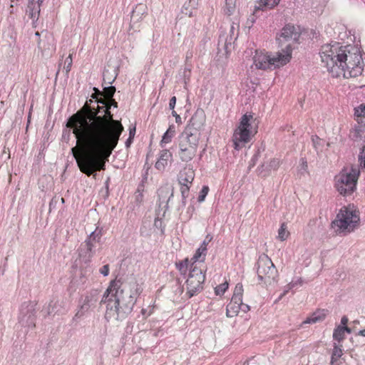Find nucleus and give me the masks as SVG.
Returning a JSON list of instances; mask_svg holds the SVG:
<instances>
[{
  "label": "nucleus",
  "mask_w": 365,
  "mask_h": 365,
  "mask_svg": "<svg viewBox=\"0 0 365 365\" xmlns=\"http://www.w3.org/2000/svg\"><path fill=\"white\" fill-rule=\"evenodd\" d=\"M312 142L314 148L315 150L318 153L319 151H322V149L324 146V140L321 139L317 135H312Z\"/></svg>",
  "instance_id": "nucleus-34"
},
{
  "label": "nucleus",
  "mask_w": 365,
  "mask_h": 365,
  "mask_svg": "<svg viewBox=\"0 0 365 365\" xmlns=\"http://www.w3.org/2000/svg\"><path fill=\"white\" fill-rule=\"evenodd\" d=\"M19 323L23 327L34 328L36 327V309L30 302L21 304L19 316Z\"/></svg>",
  "instance_id": "nucleus-13"
},
{
  "label": "nucleus",
  "mask_w": 365,
  "mask_h": 365,
  "mask_svg": "<svg viewBox=\"0 0 365 365\" xmlns=\"http://www.w3.org/2000/svg\"><path fill=\"white\" fill-rule=\"evenodd\" d=\"M93 91L96 92V91H100L98 88H97L94 87V88H93Z\"/></svg>",
  "instance_id": "nucleus-64"
},
{
  "label": "nucleus",
  "mask_w": 365,
  "mask_h": 365,
  "mask_svg": "<svg viewBox=\"0 0 365 365\" xmlns=\"http://www.w3.org/2000/svg\"><path fill=\"white\" fill-rule=\"evenodd\" d=\"M171 158L172 153L168 150H162L160 153V156L155 163V168L160 171L164 170L168 165V160Z\"/></svg>",
  "instance_id": "nucleus-22"
},
{
  "label": "nucleus",
  "mask_w": 365,
  "mask_h": 365,
  "mask_svg": "<svg viewBox=\"0 0 365 365\" xmlns=\"http://www.w3.org/2000/svg\"><path fill=\"white\" fill-rule=\"evenodd\" d=\"M230 302L240 305L242 302V296L233 294Z\"/></svg>",
  "instance_id": "nucleus-47"
},
{
  "label": "nucleus",
  "mask_w": 365,
  "mask_h": 365,
  "mask_svg": "<svg viewBox=\"0 0 365 365\" xmlns=\"http://www.w3.org/2000/svg\"><path fill=\"white\" fill-rule=\"evenodd\" d=\"M233 294L237 296H242L243 294V286L241 283L236 284Z\"/></svg>",
  "instance_id": "nucleus-45"
},
{
  "label": "nucleus",
  "mask_w": 365,
  "mask_h": 365,
  "mask_svg": "<svg viewBox=\"0 0 365 365\" xmlns=\"http://www.w3.org/2000/svg\"><path fill=\"white\" fill-rule=\"evenodd\" d=\"M195 178V171L191 165H187L178 175V181L181 185H190Z\"/></svg>",
  "instance_id": "nucleus-18"
},
{
  "label": "nucleus",
  "mask_w": 365,
  "mask_h": 365,
  "mask_svg": "<svg viewBox=\"0 0 365 365\" xmlns=\"http://www.w3.org/2000/svg\"><path fill=\"white\" fill-rule=\"evenodd\" d=\"M172 115L175 118V122L178 124L182 123L181 117L175 110L172 111Z\"/></svg>",
  "instance_id": "nucleus-51"
},
{
  "label": "nucleus",
  "mask_w": 365,
  "mask_h": 365,
  "mask_svg": "<svg viewBox=\"0 0 365 365\" xmlns=\"http://www.w3.org/2000/svg\"><path fill=\"white\" fill-rule=\"evenodd\" d=\"M350 61L344 67L340 66L341 72H339V77L341 76L344 78H356L361 75L364 63L361 52L354 56V58Z\"/></svg>",
  "instance_id": "nucleus-12"
},
{
  "label": "nucleus",
  "mask_w": 365,
  "mask_h": 365,
  "mask_svg": "<svg viewBox=\"0 0 365 365\" xmlns=\"http://www.w3.org/2000/svg\"><path fill=\"white\" fill-rule=\"evenodd\" d=\"M358 160L359 162V167L365 169V145L363 146L360 150L358 156Z\"/></svg>",
  "instance_id": "nucleus-40"
},
{
  "label": "nucleus",
  "mask_w": 365,
  "mask_h": 365,
  "mask_svg": "<svg viewBox=\"0 0 365 365\" xmlns=\"http://www.w3.org/2000/svg\"><path fill=\"white\" fill-rule=\"evenodd\" d=\"M289 235V232L287 231V226L284 223H282L278 230V238L281 241H284Z\"/></svg>",
  "instance_id": "nucleus-38"
},
{
  "label": "nucleus",
  "mask_w": 365,
  "mask_h": 365,
  "mask_svg": "<svg viewBox=\"0 0 365 365\" xmlns=\"http://www.w3.org/2000/svg\"><path fill=\"white\" fill-rule=\"evenodd\" d=\"M118 76V73L113 68H110V66H108V68H105L103 71V81L104 83L111 84L115 79Z\"/></svg>",
  "instance_id": "nucleus-24"
},
{
  "label": "nucleus",
  "mask_w": 365,
  "mask_h": 365,
  "mask_svg": "<svg viewBox=\"0 0 365 365\" xmlns=\"http://www.w3.org/2000/svg\"><path fill=\"white\" fill-rule=\"evenodd\" d=\"M175 103H176V97L173 96L170 100V103H169L170 109H171L172 110H174Z\"/></svg>",
  "instance_id": "nucleus-50"
},
{
  "label": "nucleus",
  "mask_w": 365,
  "mask_h": 365,
  "mask_svg": "<svg viewBox=\"0 0 365 365\" xmlns=\"http://www.w3.org/2000/svg\"><path fill=\"white\" fill-rule=\"evenodd\" d=\"M280 165L279 159L273 158L269 163H263L257 168L258 175L262 178H265L270 175L271 171L276 170Z\"/></svg>",
  "instance_id": "nucleus-19"
},
{
  "label": "nucleus",
  "mask_w": 365,
  "mask_h": 365,
  "mask_svg": "<svg viewBox=\"0 0 365 365\" xmlns=\"http://www.w3.org/2000/svg\"><path fill=\"white\" fill-rule=\"evenodd\" d=\"M240 307H242L240 305L230 302L227 305V316L228 317H232L237 315L239 313V311L240 310Z\"/></svg>",
  "instance_id": "nucleus-30"
},
{
  "label": "nucleus",
  "mask_w": 365,
  "mask_h": 365,
  "mask_svg": "<svg viewBox=\"0 0 365 365\" xmlns=\"http://www.w3.org/2000/svg\"><path fill=\"white\" fill-rule=\"evenodd\" d=\"M228 289V283L227 282L220 284L217 286L215 289L216 295H222L225 291Z\"/></svg>",
  "instance_id": "nucleus-39"
},
{
  "label": "nucleus",
  "mask_w": 365,
  "mask_h": 365,
  "mask_svg": "<svg viewBox=\"0 0 365 365\" xmlns=\"http://www.w3.org/2000/svg\"><path fill=\"white\" fill-rule=\"evenodd\" d=\"M341 346L337 345L334 344L331 362L333 364L334 361H337L342 355V349L341 348Z\"/></svg>",
  "instance_id": "nucleus-35"
},
{
  "label": "nucleus",
  "mask_w": 365,
  "mask_h": 365,
  "mask_svg": "<svg viewBox=\"0 0 365 365\" xmlns=\"http://www.w3.org/2000/svg\"><path fill=\"white\" fill-rule=\"evenodd\" d=\"M354 115L356 117V120L361 126L365 127V105L361 104L357 108H354Z\"/></svg>",
  "instance_id": "nucleus-27"
},
{
  "label": "nucleus",
  "mask_w": 365,
  "mask_h": 365,
  "mask_svg": "<svg viewBox=\"0 0 365 365\" xmlns=\"http://www.w3.org/2000/svg\"><path fill=\"white\" fill-rule=\"evenodd\" d=\"M185 14L188 15L190 17H191L194 15L192 11H189V13L185 12Z\"/></svg>",
  "instance_id": "nucleus-63"
},
{
  "label": "nucleus",
  "mask_w": 365,
  "mask_h": 365,
  "mask_svg": "<svg viewBox=\"0 0 365 365\" xmlns=\"http://www.w3.org/2000/svg\"><path fill=\"white\" fill-rule=\"evenodd\" d=\"M175 128L173 125L170 126L166 132L163 134L162 140L160 143V145L162 148H163L165 144L171 142L173 137L175 134Z\"/></svg>",
  "instance_id": "nucleus-29"
},
{
  "label": "nucleus",
  "mask_w": 365,
  "mask_h": 365,
  "mask_svg": "<svg viewBox=\"0 0 365 365\" xmlns=\"http://www.w3.org/2000/svg\"><path fill=\"white\" fill-rule=\"evenodd\" d=\"M212 236L210 235V234H207L204 240L202 241V242L201 243L200 245V247L203 248L204 250H205L206 251H207V245L212 241Z\"/></svg>",
  "instance_id": "nucleus-43"
},
{
  "label": "nucleus",
  "mask_w": 365,
  "mask_h": 365,
  "mask_svg": "<svg viewBox=\"0 0 365 365\" xmlns=\"http://www.w3.org/2000/svg\"><path fill=\"white\" fill-rule=\"evenodd\" d=\"M114 93H92V98L86 103L88 106L94 99L98 112L106 108L103 115L77 112L66 123L67 128L73 129L77 139V146L71 148V153L80 170L88 177L96 178L97 171L106 169V163L123 130L121 123L114 120L110 111L112 106L117 107V103L113 99Z\"/></svg>",
  "instance_id": "nucleus-1"
},
{
  "label": "nucleus",
  "mask_w": 365,
  "mask_h": 365,
  "mask_svg": "<svg viewBox=\"0 0 365 365\" xmlns=\"http://www.w3.org/2000/svg\"><path fill=\"white\" fill-rule=\"evenodd\" d=\"M199 139L198 135L188 132V130L180 135L178 155L182 162L189 163L195 157Z\"/></svg>",
  "instance_id": "nucleus-8"
},
{
  "label": "nucleus",
  "mask_w": 365,
  "mask_h": 365,
  "mask_svg": "<svg viewBox=\"0 0 365 365\" xmlns=\"http://www.w3.org/2000/svg\"><path fill=\"white\" fill-rule=\"evenodd\" d=\"M43 0H29L28 9L31 14V17H34L36 14L38 15L40 13V6Z\"/></svg>",
  "instance_id": "nucleus-26"
},
{
  "label": "nucleus",
  "mask_w": 365,
  "mask_h": 365,
  "mask_svg": "<svg viewBox=\"0 0 365 365\" xmlns=\"http://www.w3.org/2000/svg\"><path fill=\"white\" fill-rule=\"evenodd\" d=\"M342 46L336 43L334 44H326L322 47L320 56L322 62L327 68V71L333 77L338 78L340 71V59L338 54L341 53Z\"/></svg>",
  "instance_id": "nucleus-7"
},
{
  "label": "nucleus",
  "mask_w": 365,
  "mask_h": 365,
  "mask_svg": "<svg viewBox=\"0 0 365 365\" xmlns=\"http://www.w3.org/2000/svg\"><path fill=\"white\" fill-rule=\"evenodd\" d=\"M257 359H256V356H254L251 359H250L247 362H245L243 365H257Z\"/></svg>",
  "instance_id": "nucleus-49"
},
{
  "label": "nucleus",
  "mask_w": 365,
  "mask_h": 365,
  "mask_svg": "<svg viewBox=\"0 0 365 365\" xmlns=\"http://www.w3.org/2000/svg\"><path fill=\"white\" fill-rule=\"evenodd\" d=\"M259 153H257V154H255L252 160H251V162H252V165H254L255 163H256V161L257 160V158H258V156H259Z\"/></svg>",
  "instance_id": "nucleus-58"
},
{
  "label": "nucleus",
  "mask_w": 365,
  "mask_h": 365,
  "mask_svg": "<svg viewBox=\"0 0 365 365\" xmlns=\"http://www.w3.org/2000/svg\"><path fill=\"white\" fill-rule=\"evenodd\" d=\"M132 142H133V138H130V137H129V138L126 140V141H125V146H126L127 148L130 147V144L132 143Z\"/></svg>",
  "instance_id": "nucleus-60"
},
{
  "label": "nucleus",
  "mask_w": 365,
  "mask_h": 365,
  "mask_svg": "<svg viewBox=\"0 0 365 365\" xmlns=\"http://www.w3.org/2000/svg\"><path fill=\"white\" fill-rule=\"evenodd\" d=\"M208 191H209V188L207 186L202 187V188L200 192V195L197 197L198 202H201L205 200V198L206 195H207Z\"/></svg>",
  "instance_id": "nucleus-42"
},
{
  "label": "nucleus",
  "mask_w": 365,
  "mask_h": 365,
  "mask_svg": "<svg viewBox=\"0 0 365 365\" xmlns=\"http://www.w3.org/2000/svg\"><path fill=\"white\" fill-rule=\"evenodd\" d=\"M135 134V128L133 127V128H130V130H129V137L133 138H134V135Z\"/></svg>",
  "instance_id": "nucleus-57"
},
{
  "label": "nucleus",
  "mask_w": 365,
  "mask_h": 365,
  "mask_svg": "<svg viewBox=\"0 0 365 365\" xmlns=\"http://www.w3.org/2000/svg\"><path fill=\"white\" fill-rule=\"evenodd\" d=\"M147 14V6L143 4H138L133 10L131 22L133 24L141 22Z\"/></svg>",
  "instance_id": "nucleus-21"
},
{
  "label": "nucleus",
  "mask_w": 365,
  "mask_h": 365,
  "mask_svg": "<svg viewBox=\"0 0 365 365\" xmlns=\"http://www.w3.org/2000/svg\"><path fill=\"white\" fill-rule=\"evenodd\" d=\"M333 338L334 340L338 341L339 342L344 339V332L341 326H339L334 330Z\"/></svg>",
  "instance_id": "nucleus-37"
},
{
  "label": "nucleus",
  "mask_w": 365,
  "mask_h": 365,
  "mask_svg": "<svg viewBox=\"0 0 365 365\" xmlns=\"http://www.w3.org/2000/svg\"><path fill=\"white\" fill-rule=\"evenodd\" d=\"M292 289H293V285L292 284H289V283L287 285H286L284 287V289L283 292L278 297L277 301L281 300L282 299V297L284 295H286L289 292V291L291 290Z\"/></svg>",
  "instance_id": "nucleus-46"
},
{
  "label": "nucleus",
  "mask_w": 365,
  "mask_h": 365,
  "mask_svg": "<svg viewBox=\"0 0 365 365\" xmlns=\"http://www.w3.org/2000/svg\"><path fill=\"white\" fill-rule=\"evenodd\" d=\"M53 306H54L53 302L51 301L49 302V304H48V306L46 307H45L43 309V312L46 313V314L51 315L54 312Z\"/></svg>",
  "instance_id": "nucleus-44"
},
{
  "label": "nucleus",
  "mask_w": 365,
  "mask_h": 365,
  "mask_svg": "<svg viewBox=\"0 0 365 365\" xmlns=\"http://www.w3.org/2000/svg\"><path fill=\"white\" fill-rule=\"evenodd\" d=\"M205 121V117L203 110H197L190 120L188 125L184 130L190 131L200 136V130L203 127Z\"/></svg>",
  "instance_id": "nucleus-16"
},
{
  "label": "nucleus",
  "mask_w": 365,
  "mask_h": 365,
  "mask_svg": "<svg viewBox=\"0 0 365 365\" xmlns=\"http://www.w3.org/2000/svg\"><path fill=\"white\" fill-rule=\"evenodd\" d=\"M258 125L259 120L251 112L246 113L241 117L232 136L235 150H240L250 141L251 138L257 133Z\"/></svg>",
  "instance_id": "nucleus-4"
},
{
  "label": "nucleus",
  "mask_w": 365,
  "mask_h": 365,
  "mask_svg": "<svg viewBox=\"0 0 365 365\" xmlns=\"http://www.w3.org/2000/svg\"><path fill=\"white\" fill-rule=\"evenodd\" d=\"M141 292L134 279L112 281L101 301L106 304L105 318L108 321L125 319L131 313Z\"/></svg>",
  "instance_id": "nucleus-2"
},
{
  "label": "nucleus",
  "mask_w": 365,
  "mask_h": 365,
  "mask_svg": "<svg viewBox=\"0 0 365 365\" xmlns=\"http://www.w3.org/2000/svg\"><path fill=\"white\" fill-rule=\"evenodd\" d=\"M109 265L108 264H106V265H103L101 269H100V272L101 274H103L104 277L106 276H108V274H109Z\"/></svg>",
  "instance_id": "nucleus-48"
},
{
  "label": "nucleus",
  "mask_w": 365,
  "mask_h": 365,
  "mask_svg": "<svg viewBox=\"0 0 365 365\" xmlns=\"http://www.w3.org/2000/svg\"><path fill=\"white\" fill-rule=\"evenodd\" d=\"M190 262L187 258L176 263V267L179 270L181 274L185 275L189 268L190 269Z\"/></svg>",
  "instance_id": "nucleus-31"
},
{
  "label": "nucleus",
  "mask_w": 365,
  "mask_h": 365,
  "mask_svg": "<svg viewBox=\"0 0 365 365\" xmlns=\"http://www.w3.org/2000/svg\"><path fill=\"white\" fill-rule=\"evenodd\" d=\"M326 312H327L324 309L319 310L313 313V314L311 317L307 318V319L304 321V323L314 324L317 322L322 321L326 317Z\"/></svg>",
  "instance_id": "nucleus-25"
},
{
  "label": "nucleus",
  "mask_w": 365,
  "mask_h": 365,
  "mask_svg": "<svg viewBox=\"0 0 365 365\" xmlns=\"http://www.w3.org/2000/svg\"><path fill=\"white\" fill-rule=\"evenodd\" d=\"M236 8V0H225V13L228 16L234 14Z\"/></svg>",
  "instance_id": "nucleus-33"
},
{
  "label": "nucleus",
  "mask_w": 365,
  "mask_h": 365,
  "mask_svg": "<svg viewBox=\"0 0 365 365\" xmlns=\"http://www.w3.org/2000/svg\"><path fill=\"white\" fill-rule=\"evenodd\" d=\"M180 192L182 196V206L185 207L186 205V199L189 195L190 185H181Z\"/></svg>",
  "instance_id": "nucleus-36"
},
{
  "label": "nucleus",
  "mask_w": 365,
  "mask_h": 365,
  "mask_svg": "<svg viewBox=\"0 0 365 365\" xmlns=\"http://www.w3.org/2000/svg\"><path fill=\"white\" fill-rule=\"evenodd\" d=\"M299 37V33L297 29L292 25L287 24L282 29L279 40V41H282V39L286 41L290 40L296 41Z\"/></svg>",
  "instance_id": "nucleus-20"
},
{
  "label": "nucleus",
  "mask_w": 365,
  "mask_h": 365,
  "mask_svg": "<svg viewBox=\"0 0 365 365\" xmlns=\"http://www.w3.org/2000/svg\"><path fill=\"white\" fill-rule=\"evenodd\" d=\"M205 280V271L198 268L197 265H190V270L186 280V294L189 298L198 294L203 289Z\"/></svg>",
  "instance_id": "nucleus-11"
},
{
  "label": "nucleus",
  "mask_w": 365,
  "mask_h": 365,
  "mask_svg": "<svg viewBox=\"0 0 365 365\" xmlns=\"http://www.w3.org/2000/svg\"><path fill=\"white\" fill-rule=\"evenodd\" d=\"M360 175V167L352 165L350 168H344L334 177V187L341 195H351L356 190L357 182Z\"/></svg>",
  "instance_id": "nucleus-5"
},
{
  "label": "nucleus",
  "mask_w": 365,
  "mask_h": 365,
  "mask_svg": "<svg viewBox=\"0 0 365 365\" xmlns=\"http://www.w3.org/2000/svg\"><path fill=\"white\" fill-rule=\"evenodd\" d=\"M143 185L138 186L135 193V199L138 205L140 204L143 202Z\"/></svg>",
  "instance_id": "nucleus-41"
},
{
  "label": "nucleus",
  "mask_w": 365,
  "mask_h": 365,
  "mask_svg": "<svg viewBox=\"0 0 365 365\" xmlns=\"http://www.w3.org/2000/svg\"><path fill=\"white\" fill-rule=\"evenodd\" d=\"M109 91V92H111V91H116V89H115V86H105L103 88V91Z\"/></svg>",
  "instance_id": "nucleus-53"
},
{
  "label": "nucleus",
  "mask_w": 365,
  "mask_h": 365,
  "mask_svg": "<svg viewBox=\"0 0 365 365\" xmlns=\"http://www.w3.org/2000/svg\"><path fill=\"white\" fill-rule=\"evenodd\" d=\"M292 47L290 43L284 48L272 54L264 50L256 51L253 56V66L257 69L263 71L274 70L289 63L292 57Z\"/></svg>",
  "instance_id": "nucleus-3"
},
{
  "label": "nucleus",
  "mask_w": 365,
  "mask_h": 365,
  "mask_svg": "<svg viewBox=\"0 0 365 365\" xmlns=\"http://www.w3.org/2000/svg\"><path fill=\"white\" fill-rule=\"evenodd\" d=\"M96 302L97 299L91 294L82 297L79 299L78 309L73 320L76 321L83 317L92 307L95 306Z\"/></svg>",
  "instance_id": "nucleus-15"
},
{
  "label": "nucleus",
  "mask_w": 365,
  "mask_h": 365,
  "mask_svg": "<svg viewBox=\"0 0 365 365\" xmlns=\"http://www.w3.org/2000/svg\"><path fill=\"white\" fill-rule=\"evenodd\" d=\"M348 322V318L346 317V316H344L341 319V327H344L346 326V324H347Z\"/></svg>",
  "instance_id": "nucleus-56"
},
{
  "label": "nucleus",
  "mask_w": 365,
  "mask_h": 365,
  "mask_svg": "<svg viewBox=\"0 0 365 365\" xmlns=\"http://www.w3.org/2000/svg\"><path fill=\"white\" fill-rule=\"evenodd\" d=\"M257 278L265 284H271L276 281L277 269L271 259L267 255H260L256 264Z\"/></svg>",
  "instance_id": "nucleus-10"
},
{
  "label": "nucleus",
  "mask_w": 365,
  "mask_h": 365,
  "mask_svg": "<svg viewBox=\"0 0 365 365\" xmlns=\"http://www.w3.org/2000/svg\"><path fill=\"white\" fill-rule=\"evenodd\" d=\"M158 217L155 218V226L156 227H158L159 225H161L162 224V221L159 219V217L161 216L163 217L161 215H158L157 214Z\"/></svg>",
  "instance_id": "nucleus-55"
},
{
  "label": "nucleus",
  "mask_w": 365,
  "mask_h": 365,
  "mask_svg": "<svg viewBox=\"0 0 365 365\" xmlns=\"http://www.w3.org/2000/svg\"><path fill=\"white\" fill-rule=\"evenodd\" d=\"M360 53L359 49L351 45L343 46L341 53L338 54V57L340 59L339 67H344L346 64L349 63L351 59L354 58V56Z\"/></svg>",
  "instance_id": "nucleus-17"
},
{
  "label": "nucleus",
  "mask_w": 365,
  "mask_h": 365,
  "mask_svg": "<svg viewBox=\"0 0 365 365\" xmlns=\"http://www.w3.org/2000/svg\"><path fill=\"white\" fill-rule=\"evenodd\" d=\"M359 335L362 336H365V329L360 330L359 331Z\"/></svg>",
  "instance_id": "nucleus-62"
},
{
  "label": "nucleus",
  "mask_w": 365,
  "mask_h": 365,
  "mask_svg": "<svg viewBox=\"0 0 365 365\" xmlns=\"http://www.w3.org/2000/svg\"><path fill=\"white\" fill-rule=\"evenodd\" d=\"M102 236V229L96 227L85 241L80 245L78 252L81 261L86 264L91 261V259L96 254V245L100 243Z\"/></svg>",
  "instance_id": "nucleus-9"
},
{
  "label": "nucleus",
  "mask_w": 365,
  "mask_h": 365,
  "mask_svg": "<svg viewBox=\"0 0 365 365\" xmlns=\"http://www.w3.org/2000/svg\"><path fill=\"white\" fill-rule=\"evenodd\" d=\"M302 283V280L301 278H299L297 281H292L291 282H289V284H292L293 285V288H294L297 285H301Z\"/></svg>",
  "instance_id": "nucleus-52"
},
{
  "label": "nucleus",
  "mask_w": 365,
  "mask_h": 365,
  "mask_svg": "<svg viewBox=\"0 0 365 365\" xmlns=\"http://www.w3.org/2000/svg\"><path fill=\"white\" fill-rule=\"evenodd\" d=\"M207 252L202 247H199L194 254L193 257L191 259L192 263L191 264L196 265L197 262H203L205 259V257L207 255Z\"/></svg>",
  "instance_id": "nucleus-28"
},
{
  "label": "nucleus",
  "mask_w": 365,
  "mask_h": 365,
  "mask_svg": "<svg viewBox=\"0 0 365 365\" xmlns=\"http://www.w3.org/2000/svg\"><path fill=\"white\" fill-rule=\"evenodd\" d=\"M341 327L342 328V329H343V331H344V333H345V332H346V333H348V334L351 333V329L349 327H346V326Z\"/></svg>",
  "instance_id": "nucleus-59"
},
{
  "label": "nucleus",
  "mask_w": 365,
  "mask_h": 365,
  "mask_svg": "<svg viewBox=\"0 0 365 365\" xmlns=\"http://www.w3.org/2000/svg\"><path fill=\"white\" fill-rule=\"evenodd\" d=\"M280 0H259L255 5V10L267 11L272 9L279 4Z\"/></svg>",
  "instance_id": "nucleus-23"
},
{
  "label": "nucleus",
  "mask_w": 365,
  "mask_h": 365,
  "mask_svg": "<svg viewBox=\"0 0 365 365\" xmlns=\"http://www.w3.org/2000/svg\"><path fill=\"white\" fill-rule=\"evenodd\" d=\"M240 306L242 307H240V310H242L244 312H246L250 309V307L247 304H243L242 302Z\"/></svg>",
  "instance_id": "nucleus-54"
},
{
  "label": "nucleus",
  "mask_w": 365,
  "mask_h": 365,
  "mask_svg": "<svg viewBox=\"0 0 365 365\" xmlns=\"http://www.w3.org/2000/svg\"><path fill=\"white\" fill-rule=\"evenodd\" d=\"M359 212L351 207H342L331 222V227L338 235H346L354 231L359 225Z\"/></svg>",
  "instance_id": "nucleus-6"
},
{
  "label": "nucleus",
  "mask_w": 365,
  "mask_h": 365,
  "mask_svg": "<svg viewBox=\"0 0 365 365\" xmlns=\"http://www.w3.org/2000/svg\"><path fill=\"white\" fill-rule=\"evenodd\" d=\"M10 1H11V6H10V8L11 9L10 10V14H12V13H13V8H14L13 3H14V2L17 1L18 0H10Z\"/></svg>",
  "instance_id": "nucleus-61"
},
{
  "label": "nucleus",
  "mask_w": 365,
  "mask_h": 365,
  "mask_svg": "<svg viewBox=\"0 0 365 365\" xmlns=\"http://www.w3.org/2000/svg\"><path fill=\"white\" fill-rule=\"evenodd\" d=\"M73 52L70 53L63 63V71L66 73V75L69 73L73 66Z\"/></svg>",
  "instance_id": "nucleus-32"
},
{
  "label": "nucleus",
  "mask_w": 365,
  "mask_h": 365,
  "mask_svg": "<svg viewBox=\"0 0 365 365\" xmlns=\"http://www.w3.org/2000/svg\"><path fill=\"white\" fill-rule=\"evenodd\" d=\"M173 187L169 185H165L158 189V215H161L165 217V212L168 210V203L173 197Z\"/></svg>",
  "instance_id": "nucleus-14"
}]
</instances>
